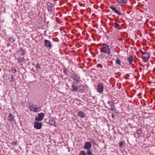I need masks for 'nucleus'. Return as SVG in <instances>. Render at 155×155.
Masks as SVG:
<instances>
[{
	"mask_svg": "<svg viewBox=\"0 0 155 155\" xmlns=\"http://www.w3.org/2000/svg\"><path fill=\"white\" fill-rule=\"evenodd\" d=\"M101 52L109 54L110 53L109 46L106 44H104L100 48Z\"/></svg>",
	"mask_w": 155,
	"mask_h": 155,
	"instance_id": "1",
	"label": "nucleus"
},
{
	"mask_svg": "<svg viewBox=\"0 0 155 155\" xmlns=\"http://www.w3.org/2000/svg\"><path fill=\"white\" fill-rule=\"evenodd\" d=\"M29 110L33 112H38L41 110V108L38 107L37 105L32 104L28 107Z\"/></svg>",
	"mask_w": 155,
	"mask_h": 155,
	"instance_id": "2",
	"label": "nucleus"
},
{
	"mask_svg": "<svg viewBox=\"0 0 155 155\" xmlns=\"http://www.w3.org/2000/svg\"><path fill=\"white\" fill-rule=\"evenodd\" d=\"M97 91L99 93H101L104 91V86L102 83H99L97 85Z\"/></svg>",
	"mask_w": 155,
	"mask_h": 155,
	"instance_id": "3",
	"label": "nucleus"
},
{
	"mask_svg": "<svg viewBox=\"0 0 155 155\" xmlns=\"http://www.w3.org/2000/svg\"><path fill=\"white\" fill-rule=\"evenodd\" d=\"M118 5L121 6L125 7L127 2V0H115Z\"/></svg>",
	"mask_w": 155,
	"mask_h": 155,
	"instance_id": "4",
	"label": "nucleus"
},
{
	"mask_svg": "<svg viewBox=\"0 0 155 155\" xmlns=\"http://www.w3.org/2000/svg\"><path fill=\"white\" fill-rule=\"evenodd\" d=\"M141 52L143 54L142 57L143 61H147L150 58L149 54L147 52H143V51H141Z\"/></svg>",
	"mask_w": 155,
	"mask_h": 155,
	"instance_id": "5",
	"label": "nucleus"
},
{
	"mask_svg": "<svg viewBox=\"0 0 155 155\" xmlns=\"http://www.w3.org/2000/svg\"><path fill=\"white\" fill-rule=\"evenodd\" d=\"M45 116V114L42 113H40L38 114V116L35 117V120L37 121H41L42 120Z\"/></svg>",
	"mask_w": 155,
	"mask_h": 155,
	"instance_id": "6",
	"label": "nucleus"
},
{
	"mask_svg": "<svg viewBox=\"0 0 155 155\" xmlns=\"http://www.w3.org/2000/svg\"><path fill=\"white\" fill-rule=\"evenodd\" d=\"M91 146H92L90 143L87 142L85 143L84 147V149L87 150H90Z\"/></svg>",
	"mask_w": 155,
	"mask_h": 155,
	"instance_id": "7",
	"label": "nucleus"
},
{
	"mask_svg": "<svg viewBox=\"0 0 155 155\" xmlns=\"http://www.w3.org/2000/svg\"><path fill=\"white\" fill-rule=\"evenodd\" d=\"M71 78L73 79V81H75L77 83L78 82L80 81V78L78 75L74 74L71 75Z\"/></svg>",
	"mask_w": 155,
	"mask_h": 155,
	"instance_id": "8",
	"label": "nucleus"
},
{
	"mask_svg": "<svg viewBox=\"0 0 155 155\" xmlns=\"http://www.w3.org/2000/svg\"><path fill=\"white\" fill-rule=\"evenodd\" d=\"M42 124L41 123H39L38 122H35L34 123V127L37 129H40L41 127Z\"/></svg>",
	"mask_w": 155,
	"mask_h": 155,
	"instance_id": "9",
	"label": "nucleus"
},
{
	"mask_svg": "<svg viewBox=\"0 0 155 155\" xmlns=\"http://www.w3.org/2000/svg\"><path fill=\"white\" fill-rule=\"evenodd\" d=\"M110 8L113 11H114L116 14H118L119 15H121V13L119 11L117 10V8L116 7L110 6Z\"/></svg>",
	"mask_w": 155,
	"mask_h": 155,
	"instance_id": "10",
	"label": "nucleus"
},
{
	"mask_svg": "<svg viewBox=\"0 0 155 155\" xmlns=\"http://www.w3.org/2000/svg\"><path fill=\"white\" fill-rule=\"evenodd\" d=\"M45 44L47 48H51V43L50 41L45 39Z\"/></svg>",
	"mask_w": 155,
	"mask_h": 155,
	"instance_id": "11",
	"label": "nucleus"
},
{
	"mask_svg": "<svg viewBox=\"0 0 155 155\" xmlns=\"http://www.w3.org/2000/svg\"><path fill=\"white\" fill-rule=\"evenodd\" d=\"M127 60L130 65H132L133 61V56L132 55H130L129 57H127Z\"/></svg>",
	"mask_w": 155,
	"mask_h": 155,
	"instance_id": "12",
	"label": "nucleus"
},
{
	"mask_svg": "<svg viewBox=\"0 0 155 155\" xmlns=\"http://www.w3.org/2000/svg\"><path fill=\"white\" fill-rule=\"evenodd\" d=\"M72 90L73 91H76L78 90L77 86H75V82L74 81L72 84Z\"/></svg>",
	"mask_w": 155,
	"mask_h": 155,
	"instance_id": "13",
	"label": "nucleus"
},
{
	"mask_svg": "<svg viewBox=\"0 0 155 155\" xmlns=\"http://www.w3.org/2000/svg\"><path fill=\"white\" fill-rule=\"evenodd\" d=\"M85 87L84 85L81 84L78 87V90L79 91L82 92L84 91Z\"/></svg>",
	"mask_w": 155,
	"mask_h": 155,
	"instance_id": "14",
	"label": "nucleus"
},
{
	"mask_svg": "<svg viewBox=\"0 0 155 155\" xmlns=\"http://www.w3.org/2000/svg\"><path fill=\"white\" fill-rule=\"evenodd\" d=\"M113 26L116 29H119L121 28V25L118 24L117 23H114L113 24Z\"/></svg>",
	"mask_w": 155,
	"mask_h": 155,
	"instance_id": "15",
	"label": "nucleus"
},
{
	"mask_svg": "<svg viewBox=\"0 0 155 155\" xmlns=\"http://www.w3.org/2000/svg\"><path fill=\"white\" fill-rule=\"evenodd\" d=\"M14 116L11 113L8 116V120L9 121H13L14 120Z\"/></svg>",
	"mask_w": 155,
	"mask_h": 155,
	"instance_id": "16",
	"label": "nucleus"
},
{
	"mask_svg": "<svg viewBox=\"0 0 155 155\" xmlns=\"http://www.w3.org/2000/svg\"><path fill=\"white\" fill-rule=\"evenodd\" d=\"M18 51L19 54L21 55L24 54L25 53V51L23 50L21 48H20Z\"/></svg>",
	"mask_w": 155,
	"mask_h": 155,
	"instance_id": "17",
	"label": "nucleus"
},
{
	"mask_svg": "<svg viewBox=\"0 0 155 155\" xmlns=\"http://www.w3.org/2000/svg\"><path fill=\"white\" fill-rule=\"evenodd\" d=\"M78 116L82 118H84L85 116V115L84 113L81 111L78 112Z\"/></svg>",
	"mask_w": 155,
	"mask_h": 155,
	"instance_id": "18",
	"label": "nucleus"
},
{
	"mask_svg": "<svg viewBox=\"0 0 155 155\" xmlns=\"http://www.w3.org/2000/svg\"><path fill=\"white\" fill-rule=\"evenodd\" d=\"M107 103L110 105L111 108L115 107L114 102L113 101H108Z\"/></svg>",
	"mask_w": 155,
	"mask_h": 155,
	"instance_id": "19",
	"label": "nucleus"
},
{
	"mask_svg": "<svg viewBox=\"0 0 155 155\" xmlns=\"http://www.w3.org/2000/svg\"><path fill=\"white\" fill-rule=\"evenodd\" d=\"M115 63L117 65L120 66L121 65V61L119 59L117 58L115 60Z\"/></svg>",
	"mask_w": 155,
	"mask_h": 155,
	"instance_id": "20",
	"label": "nucleus"
},
{
	"mask_svg": "<svg viewBox=\"0 0 155 155\" xmlns=\"http://www.w3.org/2000/svg\"><path fill=\"white\" fill-rule=\"evenodd\" d=\"M17 60L19 62H23L25 61V59L23 57H19Z\"/></svg>",
	"mask_w": 155,
	"mask_h": 155,
	"instance_id": "21",
	"label": "nucleus"
},
{
	"mask_svg": "<svg viewBox=\"0 0 155 155\" xmlns=\"http://www.w3.org/2000/svg\"><path fill=\"white\" fill-rule=\"evenodd\" d=\"M49 123L51 125H54L55 124L56 122L54 120L51 119L49 120Z\"/></svg>",
	"mask_w": 155,
	"mask_h": 155,
	"instance_id": "22",
	"label": "nucleus"
},
{
	"mask_svg": "<svg viewBox=\"0 0 155 155\" xmlns=\"http://www.w3.org/2000/svg\"><path fill=\"white\" fill-rule=\"evenodd\" d=\"M69 71V70L68 69L64 68L63 70V73L67 75Z\"/></svg>",
	"mask_w": 155,
	"mask_h": 155,
	"instance_id": "23",
	"label": "nucleus"
},
{
	"mask_svg": "<svg viewBox=\"0 0 155 155\" xmlns=\"http://www.w3.org/2000/svg\"><path fill=\"white\" fill-rule=\"evenodd\" d=\"M79 155H86V154L84 151H81L79 153Z\"/></svg>",
	"mask_w": 155,
	"mask_h": 155,
	"instance_id": "24",
	"label": "nucleus"
},
{
	"mask_svg": "<svg viewBox=\"0 0 155 155\" xmlns=\"http://www.w3.org/2000/svg\"><path fill=\"white\" fill-rule=\"evenodd\" d=\"M35 68L37 69H38L40 68V66L38 63H37L35 65Z\"/></svg>",
	"mask_w": 155,
	"mask_h": 155,
	"instance_id": "25",
	"label": "nucleus"
},
{
	"mask_svg": "<svg viewBox=\"0 0 155 155\" xmlns=\"http://www.w3.org/2000/svg\"><path fill=\"white\" fill-rule=\"evenodd\" d=\"M87 155H95V154H92V152L91 150H87Z\"/></svg>",
	"mask_w": 155,
	"mask_h": 155,
	"instance_id": "26",
	"label": "nucleus"
},
{
	"mask_svg": "<svg viewBox=\"0 0 155 155\" xmlns=\"http://www.w3.org/2000/svg\"><path fill=\"white\" fill-rule=\"evenodd\" d=\"M8 41H9L11 42H12V43H13L14 41H15V39H14L13 38H8Z\"/></svg>",
	"mask_w": 155,
	"mask_h": 155,
	"instance_id": "27",
	"label": "nucleus"
},
{
	"mask_svg": "<svg viewBox=\"0 0 155 155\" xmlns=\"http://www.w3.org/2000/svg\"><path fill=\"white\" fill-rule=\"evenodd\" d=\"M12 145H15L18 144L17 141H14L12 142L11 143Z\"/></svg>",
	"mask_w": 155,
	"mask_h": 155,
	"instance_id": "28",
	"label": "nucleus"
},
{
	"mask_svg": "<svg viewBox=\"0 0 155 155\" xmlns=\"http://www.w3.org/2000/svg\"><path fill=\"white\" fill-rule=\"evenodd\" d=\"M124 142L123 141H120L119 143V145L120 147V148H121L122 147L123 145V144H124Z\"/></svg>",
	"mask_w": 155,
	"mask_h": 155,
	"instance_id": "29",
	"label": "nucleus"
},
{
	"mask_svg": "<svg viewBox=\"0 0 155 155\" xmlns=\"http://www.w3.org/2000/svg\"><path fill=\"white\" fill-rule=\"evenodd\" d=\"M110 109L111 110L114 111H115L116 110V107H111L110 108Z\"/></svg>",
	"mask_w": 155,
	"mask_h": 155,
	"instance_id": "30",
	"label": "nucleus"
},
{
	"mask_svg": "<svg viewBox=\"0 0 155 155\" xmlns=\"http://www.w3.org/2000/svg\"><path fill=\"white\" fill-rule=\"evenodd\" d=\"M141 132L140 130H137V133L139 134H141Z\"/></svg>",
	"mask_w": 155,
	"mask_h": 155,
	"instance_id": "31",
	"label": "nucleus"
},
{
	"mask_svg": "<svg viewBox=\"0 0 155 155\" xmlns=\"http://www.w3.org/2000/svg\"><path fill=\"white\" fill-rule=\"evenodd\" d=\"M91 143H92L93 144H95V142L94 141H93V140L92 141H91Z\"/></svg>",
	"mask_w": 155,
	"mask_h": 155,
	"instance_id": "32",
	"label": "nucleus"
},
{
	"mask_svg": "<svg viewBox=\"0 0 155 155\" xmlns=\"http://www.w3.org/2000/svg\"><path fill=\"white\" fill-rule=\"evenodd\" d=\"M112 117L113 118H114V115L113 113H112Z\"/></svg>",
	"mask_w": 155,
	"mask_h": 155,
	"instance_id": "33",
	"label": "nucleus"
},
{
	"mask_svg": "<svg viewBox=\"0 0 155 155\" xmlns=\"http://www.w3.org/2000/svg\"><path fill=\"white\" fill-rule=\"evenodd\" d=\"M48 9L49 10H51V7H50V6H49L48 7Z\"/></svg>",
	"mask_w": 155,
	"mask_h": 155,
	"instance_id": "34",
	"label": "nucleus"
},
{
	"mask_svg": "<svg viewBox=\"0 0 155 155\" xmlns=\"http://www.w3.org/2000/svg\"><path fill=\"white\" fill-rule=\"evenodd\" d=\"M14 78V77L12 76L11 77V78L12 80H13V78Z\"/></svg>",
	"mask_w": 155,
	"mask_h": 155,
	"instance_id": "35",
	"label": "nucleus"
},
{
	"mask_svg": "<svg viewBox=\"0 0 155 155\" xmlns=\"http://www.w3.org/2000/svg\"><path fill=\"white\" fill-rule=\"evenodd\" d=\"M154 55L155 56V52H154L153 53Z\"/></svg>",
	"mask_w": 155,
	"mask_h": 155,
	"instance_id": "36",
	"label": "nucleus"
},
{
	"mask_svg": "<svg viewBox=\"0 0 155 155\" xmlns=\"http://www.w3.org/2000/svg\"><path fill=\"white\" fill-rule=\"evenodd\" d=\"M154 71L155 72V68L154 69Z\"/></svg>",
	"mask_w": 155,
	"mask_h": 155,
	"instance_id": "37",
	"label": "nucleus"
},
{
	"mask_svg": "<svg viewBox=\"0 0 155 155\" xmlns=\"http://www.w3.org/2000/svg\"><path fill=\"white\" fill-rule=\"evenodd\" d=\"M152 30V31H153V30H154L153 29V30Z\"/></svg>",
	"mask_w": 155,
	"mask_h": 155,
	"instance_id": "38",
	"label": "nucleus"
}]
</instances>
